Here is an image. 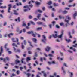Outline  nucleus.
I'll list each match as a JSON object with an SVG mask.
<instances>
[{
	"label": "nucleus",
	"mask_w": 77,
	"mask_h": 77,
	"mask_svg": "<svg viewBox=\"0 0 77 77\" xmlns=\"http://www.w3.org/2000/svg\"><path fill=\"white\" fill-rule=\"evenodd\" d=\"M54 33H56L54 35V34L52 35V36L54 38H57L58 37V35H57V33H58V32L57 31H54Z\"/></svg>",
	"instance_id": "nucleus-2"
},
{
	"label": "nucleus",
	"mask_w": 77,
	"mask_h": 77,
	"mask_svg": "<svg viewBox=\"0 0 77 77\" xmlns=\"http://www.w3.org/2000/svg\"><path fill=\"white\" fill-rule=\"evenodd\" d=\"M14 39H15L14 38H12V41H13L14 42H16V41H14Z\"/></svg>",
	"instance_id": "nucleus-53"
},
{
	"label": "nucleus",
	"mask_w": 77,
	"mask_h": 77,
	"mask_svg": "<svg viewBox=\"0 0 77 77\" xmlns=\"http://www.w3.org/2000/svg\"><path fill=\"white\" fill-rule=\"evenodd\" d=\"M42 73H43V75L44 77H47V75L45 73V72L44 71H42Z\"/></svg>",
	"instance_id": "nucleus-20"
},
{
	"label": "nucleus",
	"mask_w": 77,
	"mask_h": 77,
	"mask_svg": "<svg viewBox=\"0 0 77 77\" xmlns=\"http://www.w3.org/2000/svg\"><path fill=\"white\" fill-rule=\"evenodd\" d=\"M56 27L57 29H59V28H60V26H59L58 25H57L56 26Z\"/></svg>",
	"instance_id": "nucleus-56"
},
{
	"label": "nucleus",
	"mask_w": 77,
	"mask_h": 77,
	"mask_svg": "<svg viewBox=\"0 0 77 77\" xmlns=\"http://www.w3.org/2000/svg\"><path fill=\"white\" fill-rule=\"evenodd\" d=\"M13 35L14 34H13V33H11L8 35V36L9 38H10V37H11L12 36H13Z\"/></svg>",
	"instance_id": "nucleus-19"
},
{
	"label": "nucleus",
	"mask_w": 77,
	"mask_h": 77,
	"mask_svg": "<svg viewBox=\"0 0 77 77\" xmlns=\"http://www.w3.org/2000/svg\"><path fill=\"white\" fill-rule=\"evenodd\" d=\"M52 64H56V62H55V61H52L51 62Z\"/></svg>",
	"instance_id": "nucleus-47"
},
{
	"label": "nucleus",
	"mask_w": 77,
	"mask_h": 77,
	"mask_svg": "<svg viewBox=\"0 0 77 77\" xmlns=\"http://www.w3.org/2000/svg\"><path fill=\"white\" fill-rule=\"evenodd\" d=\"M9 60V58L8 57H6L3 60V61L4 62H6V60Z\"/></svg>",
	"instance_id": "nucleus-6"
},
{
	"label": "nucleus",
	"mask_w": 77,
	"mask_h": 77,
	"mask_svg": "<svg viewBox=\"0 0 77 77\" xmlns=\"http://www.w3.org/2000/svg\"><path fill=\"white\" fill-rule=\"evenodd\" d=\"M24 59H25L24 58H23L21 60V62L22 63H24L25 64H26V63L25 62H24L23 61V60H24Z\"/></svg>",
	"instance_id": "nucleus-18"
},
{
	"label": "nucleus",
	"mask_w": 77,
	"mask_h": 77,
	"mask_svg": "<svg viewBox=\"0 0 77 77\" xmlns=\"http://www.w3.org/2000/svg\"><path fill=\"white\" fill-rule=\"evenodd\" d=\"M33 20L34 21H37L38 19H37V18H35L33 19Z\"/></svg>",
	"instance_id": "nucleus-50"
},
{
	"label": "nucleus",
	"mask_w": 77,
	"mask_h": 77,
	"mask_svg": "<svg viewBox=\"0 0 77 77\" xmlns=\"http://www.w3.org/2000/svg\"><path fill=\"white\" fill-rule=\"evenodd\" d=\"M35 4L37 5H41V3L37 1L35 2Z\"/></svg>",
	"instance_id": "nucleus-35"
},
{
	"label": "nucleus",
	"mask_w": 77,
	"mask_h": 77,
	"mask_svg": "<svg viewBox=\"0 0 77 77\" xmlns=\"http://www.w3.org/2000/svg\"><path fill=\"white\" fill-rule=\"evenodd\" d=\"M43 59L42 58H40V61H41V62H43Z\"/></svg>",
	"instance_id": "nucleus-59"
},
{
	"label": "nucleus",
	"mask_w": 77,
	"mask_h": 77,
	"mask_svg": "<svg viewBox=\"0 0 77 77\" xmlns=\"http://www.w3.org/2000/svg\"><path fill=\"white\" fill-rule=\"evenodd\" d=\"M63 66H65L66 67H67V65H66V63H63Z\"/></svg>",
	"instance_id": "nucleus-39"
},
{
	"label": "nucleus",
	"mask_w": 77,
	"mask_h": 77,
	"mask_svg": "<svg viewBox=\"0 0 77 77\" xmlns=\"http://www.w3.org/2000/svg\"><path fill=\"white\" fill-rule=\"evenodd\" d=\"M69 38L72 39V36L71 35V33L70 32H69Z\"/></svg>",
	"instance_id": "nucleus-17"
},
{
	"label": "nucleus",
	"mask_w": 77,
	"mask_h": 77,
	"mask_svg": "<svg viewBox=\"0 0 77 77\" xmlns=\"http://www.w3.org/2000/svg\"><path fill=\"white\" fill-rule=\"evenodd\" d=\"M66 18H67L68 20H70L71 19V17L69 16V15H68L67 16H66Z\"/></svg>",
	"instance_id": "nucleus-14"
},
{
	"label": "nucleus",
	"mask_w": 77,
	"mask_h": 77,
	"mask_svg": "<svg viewBox=\"0 0 77 77\" xmlns=\"http://www.w3.org/2000/svg\"><path fill=\"white\" fill-rule=\"evenodd\" d=\"M54 25V24H56V22L54 21H53L52 23Z\"/></svg>",
	"instance_id": "nucleus-62"
},
{
	"label": "nucleus",
	"mask_w": 77,
	"mask_h": 77,
	"mask_svg": "<svg viewBox=\"0 0 77 77\" xmlns=\"http://www.w3.org/2000/svg\"><path fill=\"white\" fill-rule=\"evenodd\" d=\"M51 49V47L49 46H47L46 47V48H45V50L46 51H48V52H49V51H50V50Z\"/></svg>",
	"instance_id": "nucleus-3"
},
{
	"label": "nucleus",
	"mask_w": 77,
	"mask_h": 77,
	"mask_svg": "<svg viewBox=\"0 0 77 77\" xmlns=\"http://www.w3.org/2000/svg\"><path fill=\"white\" fill-rule=\"evenodd\" d=\"M15 62H16V64H17V63H20V61H18V60L17 61V60H15Z\"/></svg>",
	"instance_id": "nucleus-45"
},
{
	"label": "nucleus",
	"mask_w": 77,
	"mask_h": 77,
	"mask_svg": "<svg viewBox=\"0 0 77 77\" xmlns=\"http://www.w3.org/2000/svg\"><path fill=\"white\" fill-rule=\"evenodd\" d=\"M0 8L1 9H6V6H2L0 7Z\"/></svg>",
	"instance_id": "nucleus-23"
},
{
	"label": "nucleus",
	"mask_w": 77,
	"mask_h": 77,
	"mask_svg": "<svg viewBox=\"0 0 77 77\" xmlns=\"http://www.w3.org/2000/svg\"><path fill=\"white\" fill-rule=\"evenodd\" d=\"M31 60V57H27L26 59V61L28 62Z\"/></svg>",
	"instance_id": "nucleus-15"
},
{
	"label": "nucleus",
	"mask_w": 77,
	"mask_h": 77,
	"mask_svg": "<svg viewBox=\"0 0 77 77\" xmlns=\"http://www.w3.org/2000/svg\"><path fill=\"white\" fill-rule=\"evenodd\" d=\"M29 6L30 8H32L33 6V5L32 4H31L29 5Z\"/></svg>",
	"instance_id": "nucleus-55"
},
{
	"label": "nucleus",
	"mask_w": 77,
	"mask_h": 77,
	"mask_svg": "<svg viewBox=\"0 0 77 77\" xmlns=\"http://www.w3.org/2000/svg\"><path fill=\"white\" fill-rule=\"evenodd\" d=\"M26 74L27 77H29V76H30L31 75V74L29 73H26Z\"/></svg>",
	"instance_id": "nucleus-27"
},
{
	"label": "nucleus",
	"mask_w": 77,
	"mask_h": 77,
	"mask_svg": "<svg viewBox=\"0 0 77 77\" xmlns=\"http://www.w3.org/2000/svg\"><path fill=\"white\" fill-rule=\"evenodd\" d=\"M3 47L2 46L1 47V52H0V56H1L2 53H3Z\"/></svg>",
	"instance_id": "nucleus-11"
},
{
	"label": "nucleus",
	"mask_w": 77,
	"mask_h": 77,
	"mask_svg": "<svg viewBox=\"0 0 77 77\" xmlns=\"http://www.w3.org/2000/svg\"><path fill=\"white\" fill-rule=\"evenodd\" d=\"M28 53L29 54H31L32 53V51H29L28 52Z\"/></svg>",
	"instance_id": "nucleus-48"
},
{
	"label": "nucleus",
	"mask_w": 77,
	"mask_h": 77,
	"mask_svg": "<svg viewBox=\"0 0 77 77\" xmlns=\"http://www.w3.org/2000/svg\"><path fill=\"white\" fill-rule=\"evenodd\" d=\"M12 45L13 46H15L16 47H18V46H17V45L15 43H13L12 44Z\"/></svg>",
	"instance_id": "nucleus-29"
},
{
	"label": "nucleus",
	"mask_w": 77,
	"mask_h": 77,
	"mask_svg": "<svg viewBox=\"0 0 77 77\" xmlns=\"http://www.w3.org/2000/svg\"><path fill=\"white\" fill-rule=\"evenodd\" d=\"M7 24V22H5L4 23L3 26H6Z\"/></svg>",
	"instance_id": "nucleus-58"
},
{
	"label": "nucleus",
	"mask_w": 77,
	"mask_h": 77,
	"mask_svg": "<svg viewBox=\"0 0 77 77\" xmlns=\"http://www.w3.org/2000/svg\"><path fill=\"white\" fill-rule=\"evenodd\" d=\"M7 46H8V44H5V48L6 49V50H9V49L7 48H6V47H7Z\"/></svg>",
	"instance_id": "nucleus-21"
},
{
	"label": "nucleus",
	"mask_w": 77,
	"mask_h": 77,
	"mask_svg": "<svg viewBox=\"0 0 77 77\" xmlns=\"http://www.w3.org/2000/svg\"><path fill=\"white\" fill-rule=\"evenodd\" d=\"M22 45H21V47L22 48V49H24V46L23 45V43H21Z\"/></svg>",
	"instance_id": "nucleus-24"
},
{
	"label": "nucleus",
	"mask_w": 77,
	"mask_h": 77,
	"mask_svg": "<svg viewBox=\"0 0 77 77\" xmlns=\"http://www.w3.org/2000/svg\"><path fill=\"white\" fill-rule=\"evenodd\" d=\"M42 38L43 39L41 40L42 42H43L44 44H46V42L45 41L47 40V37L45 36V35H43L42 36Z\"/></svg>",
	"instance_id": "nucleus-1"
},
{
	"label": "nucleus",
	"mask_w": 77,
	"mask_h": 77,
	"mask_svg": "<svg viewBox=\"0 0 77 77\" xmlns=\"http://www.w3.org/2000/svg\"><path fill=\"white\" fill-rule=\"evenodd\" d=\"M48 4L49 5H51V4H52V3L51 2V1H50L48 2Z\"/></svg>",
	"instance_id": "nucleus-43"
},
{
	"label": "nucleus",
	"mask_w": 77,
	"mask_h": 77,
	"mask_svg": "<svg viewBox=\"0 0 77 77\" xmlns=\"http://www.w3.org/2000/svg\"><path fill=\"white\" fill-rule=\"evenodd\" d=\"M36 33H35V34L32 33V35L34 37H36Z\"/></svg>",
	"instance_id": "nucleus-30"
},
{
	"label": "nucleus",
	"mask_w": 77,
	"mask_h": 77,
	"mask_svg": "<svg viewBox=\"0 0 77 77\" xmlns=\"http://www.w3.org/2000/svg\"><path fill=\"white\" fill-rule=\"evenodd\" d=\"M66 41L67 42H71V39H69L68 40H67V39H66Z\"/></svg>",
	"instance_id": "nucleus-36"
},
{
	"label": "nucleus",
	"mask_w": 77,
	"mask_h": 77,
	"mask_svg": "<svg viewBox=\"0 0 77 77\" xmlns=\"http://www.w3.org/2000/svg\"><path fill=\"white\" fill-rule=\"evenodd\" d=\"M41 14H38V16L37 17V18H38V19H39V20H41V18H40V17H41Z\"/></svg>",
	"instance_id": "nucleus-12"
},
{
	"label": "nucleus",
	"mask_w": 77,
	"mask_h": 77,
	"mask_svg": "<svg viewBox=\"0 0 77 77\" xmlns=\"http://www.w3.org/2000/svg\"><path fill=\"white\" fill-rule=\"evenodd\" d=\"M48 56L49 57H53V55L52 54H48Z\"/></svg>",
	"instance_id": "nucleus-46"
},
{
	"label": "nucleus",
	"mask_w": 77,
	"mask_h": 77,
	"mask_svg": "<svg viewBox=\"0 0 77 77\" xmlns=\"http://www.w3.org/2000/svg\"><path fill=\"white\" fill-rule=\"evenodd\" d=\"M30 23L32 24H33V25H35V24H36L34 22L32 21H30Z\"/></svg>",
	"instance_id": "nucleus-31"
},
{
	"label": "nucleus",
	"mask_w": 77,
	"mask_h": 77,
	"mask_svg": "<svg viewBox=\"0 0 77 77\" xmlns=\"http://www.w3.org/2000/svg\"><path fill=\"white\" fill-rule=\"evenodd\" d=\"M37 23L39 25H42L43 24V23L40 22H37Z\"/></svg>",
	"instance_id": "nucleus-22"
},
{
	"label": "nucleus",
	"mask_w": 77,
	"mask_h": 77,
	"mask_svg": "<svg viewBox=\"0 0 77 77\" xmlns=\"http://www.w3.org/2000/svg\"><path fill=\"white\" fill-rule=\"evenodd\" d=\"M40 12V13H42V11L41 10H38L36 11V12Z\"/></svg>",
	"instance_id": "nucleus-28"
},
{
	"label": "nucleus",
	"mask_w": 77,
	"mask_h": 77,
	"mask_svg": "<svg viewBox=\"0 0 77 77\" xmlns=\"http://www.w3.org/2000/svg\"><path fill=\"white\" fill-rule=\"evenodd\" d=\"M52 25L50 24L49 25V26L50 29H51L52 28Z\"/></svg>",
	"instance_id": "nucleus-52"
},
{
	"label": "nucleus",
	"mask_w": 77,
	"mask_h": 77,
	"mask_svg": "<svg viewBox=\"0 0 77 77\" xmlns=\"http://www.w3.org/2000/svg\"><path fill=\"white\" fill-rule=\"evenodd\" d=\"M26 23H23L22 25V26L23 27H26Z\"/></svg>",
	"instance_id": "nucleus-41"
},
{
	"label": "nucleus",
	"mask_w": 77,
	"mask_h": 77,
	"mask_svg": "<svg viewBox=\"0 0 77 77\" xmlns=\"http://www.w3.org/2000/svg\"><path fill=\"white\" fill-rule=\"evenodd\" d=\"M24 12H27V9H25L23 10Z\"/></svg>",
	"instance_id": "nucleus-64"
},
{
	"label": "nucleus",
	"mask_w": 77,
	"mask_h": 77,
	"mask_svg": "<svg viewBox=\"0 0 77 77\" xmlns=\"http://www.w3.org/2000/svg\"><path fill=\"white\" fill-rule=\"evenodd\" d=\"M29 19H32V18H33V17L31 15H30L29 17Z\"/></svg>",
	"instance_id": "nucleus-49"
},
{
	"label": "nucleus",
	"mask_w": 77,
	"mask_h": 77,
	"mask_svg": "<svg viewBox=\"0 0 77 77\" xmlns=\"http://www.w3.org/2000/svg\"><path fill=\"white\" fill-rule=\"evenodd\" d=\"M14 15H18L19 14V13L17 12H14L13 13Z\"/></svg>",
	"instance_id": "nucleus-40"
},
{
	"label": "nucleus",
	"mask_w": 77,
	"mask_h": 77,
	"mask_svg": "<svg viewBox=\"0 0 77 77\" xmlns=\"http://www.w3.org/2000/svg\"><path fill=\"white\" fill-rule=\"evenodd\" d=\"M64 21L65 22L67 23L65 24V25L66 27H67L68 26V24H69V20H68L66 19H65Z\"/></svg>",
	"instance_id": "nucleus-5"
},
{
	"label": "nucleus",
	"mask_w": 77,
	"mask_h": 77,
	"mask_svg": "<svg viewBox=\"0 0 77 77\" xmlns=\"http://www.w3.org/2000/svg\"><path fill=\"white\" fill-rule=\"evenodd\" d=\"M10 10H11V9L10 8H8V13H11V11H10Z\"/></svg>",
	"instance_id": "nucleus-51"
},
{
	"label": "nucleus",
	"mask_w": 77,
	"mask_h": 77,
	"mask_svg": "<svg viewBox=\"0 0 77 77\" xmlns=\"http://www.w3.org/2000/svg\"><path fill=\"white\" fill-rule=\"evenodd\" d=\"M23 43L24 45H26V44H27V41H26V40H24Z\"/></svg>",
	"instance_id": "nucleus-32"
},
{
	"label": "nucleus",
	"mask_w": 77,
	"mask_h": 77,
	"mask_svg": "<svg viewBox=\"0 0 77 77\" xmlns=\"http://www.w3.org/2000/svg\"><path fill=\"white\" fill-rule=\"evenodd\" d=\"M69 73L70 75H71L70 77H72V76H73V73L69 72Z\"/></svg>",
	"instance_id": "nucleus-33"
},
{
	"label": "nucleus",
	"mask_w": 77,
	"mask_h": 77,
	"mask_svg": "<svg viewBox=\"0 0 77 77\" xmlns=\"http://www.w3.org/2000/svg\"><path fill=\"white\" fill-rule=\"evenodd\" d=\"M28 43H29V44H30V45L31 46V47H33V46L32 45V44H32V43H31V42H30V41H28Z\"/></svg>",
	"instance_id": "nucleus-37"
},
{
	"label": "nucleus",
	"mask_w": 77,
	"mask_h": 77,
	"mask_svg": "<svg viewBox=\"0 0 77 77\" xmlns=\"http://www.w3.org/2000/svg\"><path fill=\"white\" fill-rule=\"evenodd\" d=\"M63 31H62L61 32V34L60 35L58 36V38L61 39V38H62V37L63 36Z\"/></svg>",
	"instance_id": "nucleus-4"
},
{
	"label": "nucleus",
	"mask_w": 77,
	"mask_h": 77,
	"mask_svg": "<svg viewBox=\"0 0 77 77\" xmlns=\"http://www.w3.org/2000/svg\"><path fill=\"white\" fill-rule=\"evenodd\" d=\"M24 8L25 9L26 8H27L29 10H30V8L29 7V6L28 5H26L24 6Z\"/></svg>",
	"instance_id": "nucleus-10"
},
{
	"label": "nucleus",
	"mask_w": 77,
	"mask_h": 77,
	"mask_svg": "<svg viewBox=\"0 0 77 77\" xmlns=\"http://www.w3.org/2000/svg\"><path fill=\"white\" fill-rule=\"evenodd\" d=\"M72 47H77V44H76L75 45H73Z\"/></svg>",
	"instance_id": "nucleus-54"
},
{
	"label": "nucleus",
	"mask_w": 77,
	"mask_h": 77,
	"mask_svg": "<svg viewBox=\"0 0 77 77\" xmlns=\"http://www.w3.org/2000/svg\"><path fill=\"white\" fill-rule=\"evenodd\" d=\"M23 69H24V67H21L20 68V69L21 71H23Z\"/></svg>",
	"instance_id": "nucleus-44"
},
{
	"label": "nucleus",
	"mask_w": 77,
	"mask_h": 77,
	"mask_svg": "<svg viewBox=\"0 0 77 77\" xmlns=\"http://www.w3.org/2000/svg\"><path fill=\"white\" fill-rule=\"evenodd\" d=\"M16 21H18V22H20V17H18L17 19H15Z\"/></svg>",
	"instance_id": "nucleus-16"
},
{
	"label": "nucleus",
	"mask_w": 77,
	"mask_h": 77,
	"mask_svg": "<svg viewBox=\"0 0 77 77\" xmlns=\"http://www.w3.org/2000/svg\"><path fill=\"white\" fill-rule=\"evenodd\" d=\"M20 70H18L17 71V75L20 74Z\"/></svg>",
	"instance_id": "nucleus-42"
},
{
	"label": "nucleus",
	"mask_w": 77,
	"mask_h": 77,
	"mask_svg": "<svg viewBox=\"0 0 77 77\" xmlns=\"http://www.w3.org/2000/svg\"><path fill=\"white\" fill-rule=\"evenodd\" d=\"M54 6H59V4H56L55 3H54Z\"/></svg>",
	"instance_id": "nucleus-38"
},
{
	"label": "nucleus",
	"mask_w": 77,
	"mask_h": 77,
	"mask_svg": "<svg viewBox=\"0 0 77 77\" xmlns=\"http://www.w3.org/2000/svg\"><path fill=\"white\" fill-rule=\"evenodd\" d=\"M35 57H38V54H37V53H35V55L34 56H33V57H34V58L33 59H34V60H36V59L35 57Z\"/></svg>",
	"instance_id": "nucleus-13"
},
{
	"label": "nucleus",
	"mask_w": 77,
	"mask_h": 77,
	"mask_svg": "<svg viewBox=\"0 0 77 77\" xmlns=\"http://www.w3.org/2000/svg\"><path fill=\"white\" fill-rule=\"evenodd\" d=\"M8 8L11 9V8H12V4H9L8 5Z\"/></svg>",
	"instance_id": "nucleus-25"
},
{
	"label": "nucleus",
	"mask_w": 77,
	"mask_h": 77,
	"mask_svg": "<svg viewBox=\"0 0 77 77\" xmlns=\"http://www.w3.org/2000/svg\"><path fill=\"white\" fill-rule=\"evenodd\" d=\"M73 17L74 19H75V17L77 16V11H75V13L73 14Z\"/></svg>",
	"instance_id": "nucleus-7"
},
{
	"label": "nucleus",
	"mask_w": 77,
	"mask_h": 77,
	"mask_svg": "<svg viewBox=\"0 0 77 77\" xmlns=\"http://www.w3.org/2000/svg\"><path fill=\"white\" fill-rule=\"evenodd\" d=\"M64 14H67L68 13V11H63Z\"/></svg>",
	"instance_id": "nucleus-60"
},
{
	"label": "nucleus",
	"mask_w": 77,
	"mask_h": 77,
	"mask_svg": "<svg viewBox=\"0 0 77 77\" xmlns=\"http://www.w3.org/2000/svg\"><path fill=\"white\" fill-rule=\"evenodd\" d=\"M8 36V35L7 34H5L4 35V37L5 38H6V37H7Z\"/></svg>",
	"instance_id": "nucleus-61"
},
{
	"label": "nucleus",
	"mask_w": 77,
	"mask_h": 77,
	"mask_svg": "<svg viewBox=\"0 0 77 77\" xmlns=\"http://www.w3.org/2000/svg\"><path fill=\"white\" fill-rule=\"evenodd\" d=\"M42 29V27H38L37 29V30H41Z\"/></svg>",
	"instance_id": "nucleus-34"
},
{
	"label": "nucleus",
	"mask_w": 77,
	"mask_h": 77,
	"mask_svg": "<svg viewBox=\"0 0 77 77\" xmlns=\"http://www.w3.org/2000/svg\"><path fill=\"white\" fill-rule=\"evenodd\" d=\"M61 69H62V70L63 71V74L64 75L66 73V72H65V70L64 67H62Z\"/></svg>",
	"instance_id": "nucleus-8"
},
{
	"label": "nucleus",
	"mask_w": 77,
	"mask_h": 77,
	"mask_svg": "<svg viewBox=\"0 0 77 77\" xmlns=\"http://www.w3.org/2000/svg\"><path fill=\"white\" fill-rule=\"evenodd\" d=\"M32 40L35 43H37V42H36V41H37V39L36 38H33L32 39Z\"/></svg>",
	"instance_id": "nucleus-9"
},
{
	"label": "nucleus",
	"mask_w": 77,
	"mask_h": 77,
	"mask_svg": "<svg viewBox=\"0 0 77 77\" xmlns=\"http://www.w3.org/2000/svg\"><path fill=\"white\" fill-rule=\"evenodd\" d=\"M68 52H69V53H73L72 51H71L68 50Z\"/></svg>",
	"instance_id": "nucleus-57"
},
{
	"label": "nucleus",
	"mask_w": 77,
	"mask_h": 77,
	"mask_svg": "<svg viewBox=\"0 0 77 77\" xmlns=\"http://www.w3.org/2000/svg\"><path fill=\"white\" fill-rule=\"evenodd\" d=\"M63 24H64V23H60V26H63Z\"/></svg>",
	"instance_id": "nucleus-63"
},
{
	"label": "nucleus",
	"mask_w": 77,
	"mask_h": 77,
	"mask_svg": "<svg viewBox=\"0 0 77 77\" xmlns=\"http://www.w3.org/2000/svg\"><path fill=\"white\" fill-rule=\"evenodd\" d=\"M27 33L28 34H32L33 33V31H31L29 32H27Z\"/></svg>",
	"instance_id": "nucleus-26"
}]
</instances>
